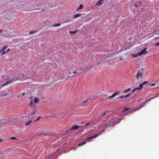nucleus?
Returning <instances> with one entry per match:
<instances>
[{"label":"nucleus","mask_w":159,"mask_h":159,"mask_svg":"<svg viewBox=\"0 0 159 159\" xmlns=\"http://www.w3.org/2000/svg\"><path fill=\"white\" fill-rule=\"evenodd\" d=\"M67 22H68V21H65V23Z\"/></svg>","instance_id":"a18cd8bd"},{"label":"nucleus","mask_w":159,"mask_h":159,"mask_svg":"<svg viewBox=\"0 0 159 159\" xmlns=\"http://www.w3.org/2000/svg\"><path fill=\"white\" fill-rule=\"evenodd\" d=\"M2 32V30H0V33H1Z\"/></svg>","instance_id":"a19ab883"},{"label":"nucleus","mask_w":159,"mask_h":159,"mask_svg":"<svg viewBox=\"0 0 159 159\" xmlns=\"http://www.w3.org/2000/svg\"><path fill=\"white\" fill-rule=\"evenodd\" d=\"M88 124H86L85 125H87Z\"/></svg>","instance_id":"09e8293b"},{"label":"nucleus","mask_w":159,"mask_h":159,"mask_svg":"<svg viewBox=\"0 0 159 159\" xmlns=\"http://www.w3.org/2000/svg\"><path fill=\"white\" fill-rule=\"evenodd\" d=\"M130 90V88H129V89H126V90H124L123 91V93H125L129 91Z\"/></svg>","instance_id":"cd10ccee"},{"label":"nucleus","mask_w":159,"mask_h":159,"mask_svg":"<svg viewBox=\"0 0 159 159\" xmlns=\"http://www.w3.org/2000/svg\"><path fill=\"white\" fill-rule=\"evenodd\" d=\"M25 94V93H23L22 94V95H24Z\"/></svg>","instance_id":"37998d69"},{"label":"nucleus","mask_w":159,"mask_h":159,"mask_svg":"<svg viewBox=\"0 0 159 159\" xmlns=\"http://www.w3.org/2000/svg\"><path fill=\"white\" fill-rule=\"evenodd\" d=\"M139 2H140V3H141V2H140V1H139Z\"/></svg>","instance_id":"49530a36"},{"label":"nucleus","mask_w":159,"mask_h":159,"mask_svg":"<svg viewBox=\"0 0 159 159\" xmlns=\"http://www.w3.org/2000/svg\"><path fill=\"white\" fill-rule=\"evenodd\" d=\"M41 116H38V118H37V119H36V120L34 121V122H35V121H37V120H39V119L41 118Z\"/></svg>","instance_id":"473e14b6"},{"label":"nucleus","mask_w":159,"mask_h":159,"mask_svg":"<svg viewBox=\"0 0 159 159\" xmlns=\"http://www.w3.org/2000/svg\"><path fill=\"white\" fill-rule=\"evenodd\" d=\"M129 95L128 94V95H126L124 97H125V98H127V97H129Z\"/></svg>","instance_id":"e433bc0d"},{"label":"nucleus","mask_w":159,"mask_h":159,"mask_svg":"<svg viewBox=\"0 0 159 159\" xmlns=\"http://www.w3.org/2000/svg\"><path fill=\"white\" fill-rule=\"evenodd\" d=\"M143 66H145V64L143 65Z\"/></svg>","instance_id":"de8ad7c7"},{"label":"nucleus","mask_w":159,"mask_h":159,"mask_svg":"<svg viewBox=\"0 0 159 159\" xmlns=\"http://www.w3.org/2000/svg\"><path fill=\"white\" fill-rule=\"evenodd\" d=\"M135 5L136 7H137V5L135 4Z\"/></svg>","instance_id":"79ce46f5"},{"label":"nucleus","mask_w":159,"mask_h":159,"mask_svg":"<svg viewBox=\"0 0 159 159\" xmlns=\"http://www.w3.org/2000/svg\"><path fill=\"white\" fill-rule=\"evenodd\" d=\"M60 25H61L60 23H58V24H55L53 25L52 26L53 27H57V26H60Z\"/></svg>","instance_id":"b1692460"},{"label":"nucleus","mask_w":159,"mask_h":159,"mask_svg":"<svg viewBox=\"0 0 159 159\" xmlns=\"http://www.w3.org/2000/svg\"><path fill=\"white\" fill-rule=\"evenodd\" d=\"M11 139H12V140H17V138L16 137H11Z\"/></svg>","instance_id":"c756f323"},{"label":"nucleus","mask_w":159,"mask_h":159,"mask_svg":"<svg viewBox=\"0 0 159 159\" xmlns=\"http://www.w3.org/2000/svg\"><path fill=\"white\" fill-rule=\"evenodd\" d=\"M32 120H29L28 121V122L25 123V125H30V124L32 122Z\"/></svg>","instance_id":"4468645a"},{"label":"nucleus","mask_w":159,"mask_h":159,"mask_svg":"<svg viewBox=\"0 0 159 159\" xmlns=\"http://www.w3.org/2000/svg\"><path fill=\"white\" fill-rule=\"evenodd\" d=\"M81 14H80L77 13L73 16V18L74 19H75L79 16H81Z\"/></svg>","instance_id":"f8f14e48"},{"label":"nucleus","mask_w":159,"mask_h":159,"mask_svg":"<svg viewBox=\"0 0 159 159\" xmlns=\"http://www.w3.org/2000/svg\"><path fill=\"white\" fill-rule=\"evenodd\" d=\"M139 90V87L134 89L132 91V92L134 93L135 91V90Z\"/></svg>","instance_id":"393cba45"},{"label":"nucleus","mask_w":159,"mask_h":159,"mask_svg":"<svg viewBox=\"0 0 159 159\" xmlns=\"http://www.w3.org/2000/svg\"><path fill=\"white\" fill-rule=\"evenodd\" d=\"M90 68V66H86L85 67H84L82 68V70H83L87 71L89 70Z\"/></svg>","instance_id":"423d86ee"},{"label":"nucleus","mask_w":159,"mask_h":159,"mask_svg":"<svg viewBox=\"0 0 159 159\" xmlns=\"http://www.w3.org/2000/svg\"><path fill=\"white\" fill-rule=\"evenodd\" d=\"M140 107H139V108L140 109Z\"/></svg>","instance_id":"8fccbe9b"},{"label":"nucleus","mask_w":159,"mask_h":159,"mask_svg":"<svg viewBox=\"0 0 159 159\" xmlns=\"http://www.w3.org/2000/svg\"><path fill=\"white\" fill-rule=\"evenodd\" d=\"M155 45L156 46H158L159 45V42H157V43H156L155 44Z\"/></svg>","instance_id":"c9c22d12"},{"label":"nucleus","mask_w":159,"mask_h":159,"mask_svg":"<svg viewBox=\"0 0 159 159\" xmlns=\"http://www.w3.org/2000/svg\"><path fill=\"white\" fill-rule=\"evenodd\" d=\"M10 50V49H9H9H8L7 50V52H8Z\"/></svg>","instance_id":"58836bf2"},{"label":"nucleus","mask_w":159,"mask_h":159,"mask_svg":"<svg viewBox=\"0 0 159 159\" xmlns=\"http://www.w3.org/2000/svg\"><path fill=\"white\" fill-rule=\"evenodd\" d=\"M128 109L129 108L128 107L125 108L124 110L123 111V112L126 111L128 110Z\"/></svg>","instance_id":"c85d7f7f"},{"label":"nucleus","mask_w":159,"mask_h":159,"mask_svg":"<svg viewBox=\"0 0 159 159\" xmlns=\"http://www.w3.org/2000/svg\"><path fill=\"white\" fill-rule=\"evenodd\" d=\"M108 112L107 111L106 112H105L104 113H102V116L104 117L105 115H107V114H108Z\"/></svg>","instance_id":"a211bd4d"},{"label":"nucleus","mask_w":159,"mask_h":159,"mask_svg":"<svg viewBox=\"0 0 159 159\" xmlns=\"http://www.w3.org/2000/svg\"><path fill=\"white\" fill-rule=\"evenodd\" d=\"M10 95H11V94H8L7 93H1L0 94V97H5V96H10Z\"/></svg>","instance_id":"6e6552de"},{"label":"nucleus","mask_w":159,"mask_h":159,"mask_svg":"<svg viewBox=\"0 0 159 159\" xmlns=\"http://www.w3.org/2000/svg\"><path fill=\"white\" fill-rule=\"evenodd\" d=\"M145 70V68H142L141 70V72H143ZM142 73H141L140 72V76L141 77V76L142 75Z\"/></svg>","instance_id":"dca6fc26"},{"label":"nucleus","mask_w":159,"mask_h":159,"mask_svg":"<svg viewBox=\"0 0 159 159\" xmlns=\"http://www.w3.org/2000/svg\"><path fill=\"white\" fill-rule=\"evenodd\" d=\"M109 124H111V125L113 124L114 123V121L113 120L109 121Z\"/></svg>","instance_id":"7c9ffc66"},{"label":"nucleus","mask_w":159,"mask_h":159,"mask_svg":"<svg viewBox=\"0 0 159 159\" xmlns=\"http://www.w3.org/2000/svg\"><path fill=\"white\" fill-rule=\"evenodd\" d=\"M147 48H145L143 50L140 52V55H142L143 54H147L148 53V51H146Z\"/></svg>","instance_id":"7ed1b4c3"},{"label":"nucleus","mask_w":159,"mask_h":159,"mask_svg":"<svg viewBox=\"0 0 159 159\" xmlns=\"http://www.w3.org/2000/svg\"><path fill=\"white\" fill-rule=\"evenodd\" d=\"M120 93V91H118L117 92H116L113 93L111 96H110L108 97V99H110L111 98H112L115 97L116 95H119Z\"/></svg>","instance_id":"f257e3e1"},{"label":"nucleus","mask_w":159,"mask_h":159,"mask_svg":"<svg viewBox=\"0 0 159 159\" xmlns=\"http://www.w3.org/2000/svg\"><path fill=\"white\" fill-rule=\"evenodd\" d=\"M7 48V45L5 46H4L2 48V50H0V52L2 51H4L5 49H6Z\"/></svg>","instance_id":"412c9836"},{"label":"nucleus","mask_w":159,"mask_h":159,"mask_svg":"<svg viewBox=\"0 0 159 159\" xmlns=\"http://www.w3.org/2000/svg\"><path fill=\"white\" fill-rule=\"evenodd\" d=\"M73 73L74 74H76L75 75H72L71 76L72 77H74V76H76V75H79L80 74V73H77V72L76 71H75L73 72Z\"/></svg>","instance_id":"f3484780"},{"label":"nucleus","mask_w":159,"mask_h":159,"mask_svg":"<svg viewBox=\"0 0 159 159\" xmlns=\"http://www.w3.org/2000/svg\"><path fill=\"white\" fill-rule=\"evenodd\" d=\"M86 143V141H84V142H82V143H79V144H78V145H79V146H81V145H83V144H85V143Z\"/></svg>","instance_id":"5701e85b"},{"label":"nucleus","mask_w":159,"mask_h":159,"mask_svg":"<svg viewBox=\"0 0 159 159\" xmlns=\"http://www.w3.org/2000/svg\"><path fill=\"white\" fill-rule=\"evenodd\" d=\"M110 126H111V124H109V122L105 123V124H104L103 125V127H109Z\"/></svg>","instance_id":"0eeeda50"},{"label":"nucleus","mask_w":159,"mask_h":159,"mask_svg":"<svg viewBox=\"0 0 159 159\" xmlns=\"http://www.w3.org/2000/svg\"><path fill=\"white\" fill-rule=\"evenodd\" d=\"M29 105L32 108H33V107H34V104L32 102H30V103L29 104Z\"/></svg>","instance_id":"6ab92c4d"},{"label":"nucleus","mask_w":159,"mask_h":159,"mask_svg":"<svg viewBox=\"0 0 159 159\" xmlns=\"http://www.w3.org/2000/svg\"><path fill=\"white\" fill-rule=\"evenodd\" d=\"M103 0H99L96 4V5H101L102 3Z\"/></svg>","instance_id":"ddd939ff"},{"label":"nucleus","mask_w":159,"mask_h":159,"mask_svg":"<svg viewBox=\"0 0 159 159\" xmlns=\"http://www.w3.org/2000/svg\"><path fill=\"white\" fill-rule=\"evenodd\" d=\"M3 51L2 52V55H3V54H6L7 52V51Z\"/></svg>","instance_id":"2f4dec72"},{"label":"nucleus","mask_w":159,"mask_h":159,"mask_svg":"<svg viewBox=\"0 0 159 159\" xmlns=\"http://www.w3.org/2000/svg\"><path fill=\"white\" fill-rule=\"evenodd\" d=\"M131 55L133 57H136L139 56V52H138L136 54H132Z\"/></svg>","instance_id":"2eb2a0df"},{"label":"nucleus","mask_w":159,"mask_h":159,"mask_svg":"<svg viewBox=\"0 0 159 159\" xmlns=\"http://www.w3.org/2000/svg\"><path fill=\"white\" fill-rule=\"evenodd\" d=\"M14 80V79H13V80L9 79L8 80H7V81L6 82V83L2 84V86H4L6 85L9 84L10 83H11L13 80Z\"/></svg>","instance_id":"39448f33"},{"label":"nucleus","mask_w":159,"mask_h":159,"mask_svg":"<svg viewBox=\"0 0 159 159\" xmlns=\"http://www.w3.org/2000/svg\"><path fill=\"white\" fill-rule=\"evenodd\" d=\"M37 31H30L29 32V33L30 34H31L32 33H35L37 32Z\"/></svg>","instance_id":"bb28decb"},{"label":"nucleus","mask_w":159,"mask_h":159,"mask_svg":"<svg viewBox=\"0 0 159 159\" xmlns=\"http://www.w3.org/2000/svg\"><path fill=\"white\" fill-rule=\"evenodd\" d=\"M39 101V98L36 97H35L34 98V102L35 104H38V103Z\"/></svg>","instance_id":"9b49d317"},{"label":"nucleus","mask_w":159,"mask_h":159,"mask_svg":"<svg viewBox=\"0 0 159 159\" xmlns=\"http://www.w3.org/2000/svg\"><path fill=\"white\" fill-rule=\"evenodd\" d=\"M89 99H88L87 100H85L84 101V102H83L81 104V105L82 106H84L86 105V103H87L89 101Z\"/></svg>","instance_id":"1a4fd4ad"},{"label":"nucleus","mask_w":159,"mask_h":159,"mask_svg":"<svg viewBox=\"0 0 159 159\" xmlns=\"http://www.w3.org/2000/svg\"><path fill=\"white\" fill-rule=\"evenodd\" d=\"M120 60H122V59L121 58H120Z\"/></svg>","instance_id":"c03bdc74"},{"label":"nucleus","mask_w":159,"mask_h":159,"mask_svg":"<svg viewBox=\"0 0 159 159\" xmlns=\"http://www.w3.org/2000/svg\"><path fill=\"white\" fill-rule=\"evenodd\" d=\"M77 31V30H75V31H69V33L71 34H75Z\"/></svg>","instance_id":"aec40b11"},{"label":"nucleus","mask_w":159,"mask_h":159,"mask_svg":"<svg viewBox=\"0 0 159 159\" xmlns=\"http://www.w3.org/2000/svg\"><path fill=\"white\" fill-rule=\"evenodd\" d=\"M35 113V110H34L32 111L30 113V114L31 115H33Z\"/></svg>","instance_id":"a878e982"},{"label":"nucleus","mask_w":159,"mask_h":159,"mask_svg":"<svg viewBox=\"0 0 159 159\" xmlns=\"http://www.w3.org/2000/svg\"><path fill=\"white\" fill-rule=\"evenodd\" d=\"M139 76V72H137V74L136 75V77L138 79Z\"/></svg>","instance_id":"72a5a7b5"},{"label":"nucleus","mask_w":159,"mask_h":159,"mask_svg":"<svg viewBox=\"0 0 159 159\" xmlns=\"http://www.w3.org/2000/svg\"><path fill=\"white\" fill-rule=\"evenodd\" d=\"M2 141V139H0V142H1Z\"/></svg>","instance_id":"ea45409f"},{"label":"nucleus","mask_w":159,"mask_h":159,"mask_svg":"<svg viewBox=\"0 0 159 159\" xmlns=\"http://www.w3.org/2000/svg\"><path fill=\"white\" fill-rule=\"evenodd\" d=\"M83 7V5L82 4H81L79 6V8H77L76 10H78L79 9H81Z\"/></svg>","instance_id":"4be33fe9"},{"label":"nucleus","mask_w":159,"mask_h":159,"mask_svg":"<svg viewBox=\"0 0 159 159\" xmlns=\"http://www.w3.org/2000/svg\"><path fill=\"white\" fill-rule=\"evenodd\" d=\"M79 127H79L78 126L76 125H75V126H72L70 128V130H69L67 131V132L68 133H70V130H76V129H77Z\"/></svg>","instance_id":"f03ea898"},{"label":"nucleus","mask_w":159,"mask_h":159,"mask_svg":"<svg viewBox=\"0 0 159 159\" xmlns=\"http://www.w3.org/2000/svg\"><path fill=\"white\" fill-rule=\"evenodd\" d=\"M156 84H154V83L152 84H150V86H154Z\"/></svg>","instance_id":"f704fd0d"},{"label":"nucleus","mask_w":159,"mask_h":159,"mask_svg":"<svg viewBox=\"0 0 159 159\" xmlns=\"http://www.w3.org/2000/svg\"><path fill=\"white\" fill-rule=\"evenodd\" d=\"M98 134H96L94 136H91V137H89L87 139V140L88 141L89 140V139H92L93 138H96L98 136Z\"/></svg>","instance_id":"9d476101"},{"label":"nucleus","mask_w":159,"mask_h":159,"mask_svg":"<svg viewBox=\"0 0 159 159\" xmlns=\"http://www.w3.org/2000/svg\"><path fill=\"white\" fill-rule=\"evenodd\" d=\"M123 97H124V96H120L119 97V98L121 99V98H123Z\"/></svg>","instance_id":"4c0bfd02"},{"label":"nucleus","mask_w":159,"mask_h":159,"mask_svg":"<svg viewBox=\"0 0 159 159\" xmlns=\"http://www.w3.org/2000/svg\"><path fill=\"white\" fill-rule=\"evenodd\" d=\"M148 83V81H145L143 82V83L140 84V89H141L143 85H146Z\"/></svg>","instance_id":"20e7f679"}]
</instances>
